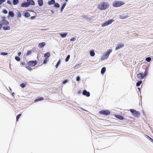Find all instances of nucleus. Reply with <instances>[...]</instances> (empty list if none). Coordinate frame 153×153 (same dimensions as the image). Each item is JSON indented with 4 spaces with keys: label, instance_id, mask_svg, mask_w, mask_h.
Here are the masks:
<instances>
[{
    "label": "nucleus",
    "instance_id": "f257e3e1",
    "mask_svg": "<svg viewBox=\"0 0 153 153\" xmlns=\"http://www.w3.org/2000/svg\"><path fill=\"white\" fill-rule=\"evenodd\" d=\"M109 4L108 2H103L97 6V8L101 10H105L109 7Z\"/></svg>",
    "mask_w": 153,
    "mask_h": 153
},
{
    "label": "nucleus",
    "instance_id": "f03ea898",
    "mask_svg": "<svg viewBox=\"0 0 153 153\" xmlns=\"http://www.w3.org/2000/svg\"><path fill=\"white\" fill-rule=\"evenodd\" d=\"M125 4V3L123 1L115 0L113 1L112 6L113 7H118L124 5Z\"/></svg>",
    "mask_w": 153,
    "mask_h": 153
},
{
    "label": "nucleus",
    "instance_id": "7ed1b4c3",
    "mask_svg": "<svg viewBox=\"0 0 153 153\" xmlns=\"http://www.w3.org/2000/svg\"><path fill=\"white\" fill-rule=\"evenodd\" d=\"M112 51V50L111 49H108L107 52L104 53V55L102 56L101 59L102 60L107 59Z\"/></svg>",
    "mask_w": 153,
    "mask_h": 153
},
{
    "label": "nucleus",
    "instance_id": "20e7f679",
    "mask_svg": "<svg viewBox=\"0 0 153 153\" xmlns=\"http://www.w3.org/2000/svg\"><path fill=\"white\" fill-rule=\"evenodd\" d=\"M110 111L108 110H103L98 112L99 114L104 115L106 117L108 116L110 114Z\"/></svg>",
    "mask_w": 153,
    "mask_h": 153
},
{
    "label": "nucleus",
    "instance_id": "39448f33",
    "mask_svg": "<svg viewBox=\"0 0 153 153\" xmlns=\"http://www.w3.org/2000/svg\"><path fill=\"white\" fill-rule=\"evenodd\" d=\"M114 21V20L113 19H109L107 21H106L105 22H103L101 24V26L103 27L108 26L111 24Z\"/></svg>",
    "mask_w": 153,
    "mask_h": 153
},
{
    "label": "nucleus",
    "instance_id": "423d86ee",
    "mask_svg": "<svg viewBox=\"0 0 153 153\" xmlns=\"http://www.w3.org/2000/svg\"><path fill=\"white\" fill-rule=\"evenodd\" d=\"M130 111L131 113L132 114L133 116H135V117H139L140 115V113L138 111L135 110L134 109H131L130 110Z\"/></svg>",
    "mask_w": 153,
    "mask_h": 153
},
{
    "label": "nucleus",
    "instance_id": "0eeeda50",
    "mask_svg": "<svg viewBox=\"0 0 153 153\" xmlns=\"http://www.w3.org/2000/svg\"><path fill=\"white\" fill-rule=\"evenodd\" d=\"M37 63L36 60H30L27 63V65L29 66H34Z\"/></svg>",
    "mask_w": 153,
    "mask_h": 153
},
{
    "label": "nucleus",
    "instance_id": "6e6552de",
    "mask_svg": "<svg viewBox=\"0 0 153 153\" xmlns=\"http://www.w3.org/2000/svg\"><path fill=\"white\" fill-rule=\"evenodd\" d=\"M119 16V18L121 19H125L129 17L128 14L127 13H124Z\"/></svg>",
    "mask_w": 153,
    "mask_h": 153
},
{
    "label": "nucleus",
    "instance_id": "1a4fd4ad",
    "mask_svg": "<svg viewBox=\"0 0 153 153\" xmlns=\"http://www.w3.org/2000/svg\"><path fill=\"white\" fill-rule=\"evenodd\" d=\"M0 24L2 26L7 25L9 24V22L7 20H1Z\"/></svg>",
    "mask_w": 153,
    "mask_h": 153
},
{
    "label": "nucleus",
    "instance_id": "9d476101",
    "mask_svg": "<svg viewBox=\"0 0 153 153\" xmlns=\"http://www.w3.org/2000/svg\"><path fill=\"white\" fill-rule=\"evenodd\" d=\"M137 77L140 79H142L145 76L144 75L143 73L140 72L137 74Z\"/></svg>",
    "mask_w": 153,
    "mask_h": 153
},
{
    "label": "nucleus",
    "instance_id": "9b49d317",
    "mask_svg": "<svg viewBox=\"0 0 153 153\" xmlns=\"http://www.w3.org/2000/svg\"><path fill=\"white\" fill-rule=\"evenodd\" d=\"M82 94L84 96H85L87 97H89L90 96V93L89 91H88L86 90H84L82 92Z\"/></svg>",
    "mask_w": 153,
    "mask_h": 153
},
{
    "label": "nucleus",
    "instance_id": "f8f14e48",
    "mask_svg": "<svg viewBox=\"0 0 153 153\" xmlns=\"http://www.w3.org/2000/svg\"><path fill=\"white\" fill-rule=\"evenodd\" d=\"M124 47V44L123 43L118 44L115 48V50H117Z\"/></svg>",
    "mask_w": 153,
    "mask_h": 153
},
{
    "label": "nucleus",
    "instance_id": "ddd939ff",
    "mask_svg": "<svg viewBox=\"0 0 153 153\" xmlns=\"http://www.w3.org/2000/svg\"><path fill=\"white\" fill-rule=\"evenodd\" d=\"M21 7H29V5L28 4L27 1H24L21 4Z\"/></svg>",
    "mask_w": 153,
    "mask_h": 153
},
{
    "label": "nucleus",
    "instance_id": "4468645a",
    "mask_svg": "<svg viewBox=\"0 0 153 153\" xmlns=\"http://www.w3.org/2000/svg\"><path fill=\"white\" fill-rule=\"evenodd\" d=\"M16 14L17 17L18 18H21L22 16V12L20 10H16Z\"/></svg>",
    "mask_w": 153,
    "mask_h": 153
},
{
    "label": "nucleus",
    "instance_id": "2eb2a0df",
    "mask_svg": "<svg viewBox=\"0 0 153 153\" xmlns=\"http://www.w3.org/2000/svg\"><path fill=\"white\" fill-rule=\"evenodd\" d=\"M22 15L26 18H28L30 16V13L28 12L25 11H23Z\"/></svg>",
    "mask_w": 153,
    "mask_h": 153
},
{
    "label": "nucleus",
    "instance_id": "dca6fc26",
    "mask_svg": "<svg viewBox=\"0 0 153 153\" xmlns=\"http://www.w3.org/2000/svg\"><path fill=\"white\" fill-rule=\"evenodd\" d=\"M114 117L120 120H123L125 119L121 115L115 114Z\"/></svg>",
    "mask_w": 153,
    "mask_h": 153
},
{
    "label": "nucleus",
    "instance_id": "f3484780",
    "mask_svg": "<svg viewBox=\"0 0 153 153\" xmlns=\"http://www.w3.org/2000/svg\"><path fill=\"white\" fill-rule=\"evenodd\" d=\"M29 6L31 5H35V2L33 0H27Z\"/></svg>",
    "mask_w": 153,
    "mask_h": 153
},
{
    "label": "nucleus",
    "instance_id": "a211bd4d",
    "mask_svg": "<svg viewBox=\"0 0 153 153\" xmlns=\"http://www.w3.org/2000/svg\"><path fill=\"white\" fill-rule=\"evenodd\" d=\"M66 5V4L65 2H64L62 3V5L60 8V12L61 13L62 12L63 10L65 7Z\"/></svg>",
    "mask_w": 153,
    "mask_h": 153
},
{
    "label": "nucleus",
    "instance_id": "6ab92c4d",
    "mask_svg": "<svg viewBox=\"0 0 153 153\" xmlns=\"http://www.w3.org/2000/svg\"><path fill=\"white\" fill-rule=\"evenodd\" d=\"M46 44L45 42H43L39 43L38 45V47L40 48H43L45 45Z\"/></svg>",
    "mask_w": 153,
    "mask_h": 153
},
{
    "label": "nucleus",
    "instance_id": "aec40b11",
    "mask_svg": "<svg viewBox=\"0 0 153 153\" xmlns=\"http://www.w3.org/2000/svg\"><path fill=\"white\" fill-rule=\"evenodd\" d=\"M44 100V98L43 97H38L36 98L35 100H34V101L35 102L40 101L42 100Z\"/></svg>",
    "mask_w": 153,
    "mask_h": 153
},
{
    "label": "nucleus",
    "instance_id": "412c9836",
    "mask_svg": "<svg viewBox=\"0 0 153 153\" xmlns=\"http://www.w3.org/2000/svg\"><path fill=\"white\" fill-rule=\"evenodd\" d=\"M51 53L49 52H47L44 54V56L45 59H48L50 56Z\"/></svg>",
    "mask_w": 153,
    "mask_h": 153
},
{
    "label": "nucleus",
    "instance_id": "4be33fe9",
    "mask_svg": "<svg viewBox=\"0 0 153 153\" xmlns=\"http://www.w3.org/2000/svg\"><path fill=\"white\" fill-rule=\"evenodd\" d=\"M149 67L148 66H147L146 67L145 69V71L143 73V74L144 75V76H145V77H146V76L147 75V74H148V68H149Z\"/></svg>",
    "mask_w": 153,
    "mask_h": 153
},
{
    "label": "nucleus",
    "instance_id": "5701e85b",
    "mask_svg": "<svg viewBox=\"0 0 153 153\" xmlns=\"http://www.w3.org/2000/svg\"><path fill=\"white\" fill-rule=\"evenodd\" d=\"M55 0H51L49 1L48 2V4L49 5H52L54 4H55Z\"/></svg>",
    "mask_w": 153,
    "mask_h": 153
},
{
    "label": "nucleus",
    "instance_id": "b1692460",
    "mask_svg": "<svg viewBox=\"0 0 153 153\" xmlns=\"http://www.w3.org/2000/svg\"><path fill=\"white\" fill-rule=\"evenodd\" d=\"M68 34V33L66 32L61 33H59V35L62 38L65 37Z\"/></svg>",
    "mask_w": 153,
    "mask_h": 153
},
{
    "label": "nucleus",
    "instance_id": "393cba45",
    "mask_svg": "<svg viewBox=\"0 0 153 153\" xmlns=\"http://www.w3.org/2000/svg\"><path fill=\"white\" fill-rule=\"evenodd\" d=\"M8 14L9 16L11 18H14L15 16V14L14 12L12 11H9L8 12Z\"/></svg>",
    "mask_w": 153,
    "mask_h": 153
},
{
    "label": "nucleus",
    "instance_id": "a878e982",
    "mask_svg": "<svg viewBox=\"0 0 153 153\" xmlns=\"http://www.w3.org/2000/svg\"><path fill=\"white\" fill-rule=\"evenodd\" d=\"M90 55L91 56H94L95 55V53L94 52V50H91L89 51Z\"/></svg>",
    "mask_w": 153,
    "mask_h": 153
},
{
    "label": "nucleus",
    "instance_id": "bb28decb",
    "mask_svg": "<svg viewBox=\"0 0 153 153\" xmlns=\"http://www.w3.org/2000/svg\"><path fill=\"white\" fill-rule=\"evenodd\" d=\"M38 4L39 6L42 7L43 4V0H38Z\"/></svg>",
    "mask_w": 153,
    "mask_h": 153
},
{
    "label": "nucleus",
    "instance_id": "cd10ccee",
    "mask_svg": "<svg viewBox=\"0 0 153 153\" xmlns=\"http://www.w3.org/2000/svg\"><path fill=\"white\" fill-rule=\"evenodd\" d=\"M80 62L81 61H80L79 63H77L76 64L74 67V69L78 68L81 66L82 64V62Z\"/></svg>",
    "mask_w": 153,
    "mask_h": 153
},
{
    "label": "nucleus",
    "instance_id": "c85d7f7f",
    "mask_svg": "<svg viewBox=\"0 0 153 153\" xmlns=\"http://www.w3.org/2000/svg\"><path fill=\"white\" fill-rule=\"evenodd\" d=\"M2 28L3 30H10V28L9 26H3L2 27Z\"/></svg>",
    "mask_w": 153,
    "mask_h": 153
},
{
    "label": "nucleus",
    "instance_id": "c756f323",
    "mask_svg": "<svg viewBox=\"0 0 153 153\" xmlns=\"http://www.w3.org/2000/svg\"><path fill=\"white\" fill-rule=\"evenodd\" d=\"M106 69V68L105 67H103L102 68V69L101 70V73L102 74H104L105 73V72Z\"/></svg>",
    "mask_w": 153,
    "mask_h": 153
},
{
    "label": "nucleus",
    "instance_id": "7c9ffc66",
    "mask_svg": "<svg viewBox=\"0 0 153 153\" xmlns=\"http://www.w3.org/2000/svg\"><path fill=\"white\" fill-rule=\"evenodd\" d=\"M33 51L34 52V51H32V50H27V52L26 53V56H28L31 55Z\"/></svg>",
    "mask_w": 153,
    "mask_h": 153
},
{
    "label": "nucleus",
    "instance_id": "2f4dec72",
    "mask_svg": "<svg viewBox=\"0 0 153 153\" xmlns=\"http://www.w3.org/2000/svg\"><path fill=\"white\" fill-rule=\"evenodd\" d=\"M142 83V81L141 80H138L136 84V86L137 87L139 86Z\"/></svg>",
    "mask_w": 153,
    "mask_h": 153
},
{
    "label": "nucleus",
    "instance_id": "473e14b6",
    "mask_svg": "<svg viewBox=\"0 0 153 153\" xmlns=\"http://www.w3.org/2000/svg\"><path fill=\"white\" fill-rule=\"evenodd\" d=\"M54 7L56 8H59L60 7V4L58 3H56V2H55V4H54Z\"/></svg>",
    "mask_w": 153,
    "mask_h": 153
},
{
    "label": "nucleus",
    "instance_id": "72a5a7b5",
    "mask_svg": "<svg viewBox=\"0 0 153 153\" xmlns=\"http://www.w3.org/2000/svg\"><path fill=\"white\" fill-rule=\"evenodd\" d=\"M61 61L60 60V59H59V61H58L57 62V63L55 65V67L56 68H57L61 64Z\"/></svg>",
    "mask_w": 153,
    "mask_h": 153
},
{
    "label": "nucleus",
    "instance_id": "f704fd0d",
    "mask_svg": "<svg viewBox=\"0 0 153 153\" xmlns=\"http://www.w3.org/2000/svg\"><path fill=\"white\" fill-rule=\"evenodd\" d=\"M13 3L14 5H16L19 3V0H13Z\"/></svg>",
    "mask_w": 153,
    "mask_h": 153
},
{
    "label": "nucleus",
    "instance_id": "c9c22d12",
    "mask_svg": "<svg viewBox=\"0 0 153 153\" xmlns=\"http://www.w3.org/2000/svg\"><path fill=\"white\" fill-rule=\"evenodd\" d=\"M15 60L18 62L20 61L21 60L20 58L18 56H16L15 57Z\"/></svg>",
    "mask_w": 153,
    "mask_h": 153
},
{
    "label": "nucleus",
    "instance_id": "e433bc0d",
    "mask_svg": "<svg viewBox=\"0 0 153 153\" xmlns=\"http://www.w3.org/2000/svg\"><path fill=\"white\" fill-rule=\"evenodd\" d=\"M151 60V57H146L145 59V60L148 62H149Z\"/></svg>",
    "mask_w": 153,
    "mask_h": 153
},
{
    "label": "nucleus",
    "instance_id": "4c0bfd02",
    "mask_svg": "<svg viewBox=\"0 0 153 153\" xmlns=\"http://www.w3.org/2000/svg\"><path fill=\"white\" fill-rule=\"evenodd\" d=\"M70 55H68L67 56L65 59V61L66 62H68L69 60V59H70Z\"/></svg>",
    "mask_w": 153,
    "mask_h": 153
},
{
    "label": "nucleus",
    "instance_id": "58836bf2",
    "mask_svg": "<svg viewBox=\"0 0 153 153\" xmlns=\"http://www.w3.org/2000/svg\"><path fill=\"white\" fill-rule=\"evenodd\" d=\"M68 81V79H65L64 80L62 81V84H63V85L65 84Z\"/></svg>",
    "mask_w": 153,
    "mask_h": 153
},
{
    "label": "nucleus",
    "instance_id": "ea45409f",
    "mask_svg": "<svg viewBox=\"0 0 153 153\" xmlns=\"http://www.w3.org/2000/svg\"><path fill=\"white\" fill-rule=\"evenodd\" d=\"M21 114H19L17 115L16 117V121H18L19 119L21 117Z\"/></svg>",
    "mask_w": 153,
    "mask_h": 153
},
{
    "label": "nucleus",
    "instance_id": "a19ab883",
    "mask_svg": "<svg viewBox=\"0 0 153 153\" xmlns=\"http://www.w3.org/2000/svg\"><path fill=\"white\" fill-rule=\"evenodd\" d=\"M20 86L22 88H24L26 86V84L25 83H22L20 85Z\"/></svg>",
    "mask_w": 153,
    "mask_h": 153
},
{
    "label": "nucleus",
    "instance_id": "79ce46f5",
    "mask_svg": "<svg viewBox=\"0 0 153 153\" xmlns=\"http://www.w3.org/2000/svg\"><path fill=\"white\" fill-rule=\"evenodd\" d=\"M48 11V12L50 11L52 13V14H54V12L51 9H45V11Z\"/></svg>",
    "mask_w": 153,
    "mask_h": 153
},
{
    "label": "nucleus",
    "instance_id": "37998d69",
    "mask_svg": "<svg viewBox=\"0 0 153 153\" xmlns=\"http://www.w3.org/2000/svg\"><path fill=\"white\" fill-rule=\"evenodd\" d=\"M8 54V53L2 52L1 53V54L3 56H6Z\"/></svg>",
    "mask_w": 153,
    "mask_h": 153
},
{
    "label": "nucleus",
    "instance_id": "c03bdc74",
    "mask_svg": "<svg viewBox=\"0 0 153 153\" xmlns=\"http://www.w3.org/2000/svg\"><path fill=\"white\" fill-rule=\"evenodd\" d=\"M76 37L75 36L74 37L70 39L71 42L74 41L76 39Z\"/></svg>",
    "mask_w": 153,
    "mask_h": 153
},
{
    "label": "nucleus",
    "instance_id": "a18cd8bd",
    "mask_svg": "<svg viewBox=\"0 0 153 153\" xmlns=\"http://www.w3.org/2000/svg\"><path fill=\"white\" fill-rule=\"evenodd\" d=\"M29 71H31L32 70L31 68L29 66H26L25 67Z\"/></svg>",
    "mask_w": 153,
    "mask_h": 153
},
{
    "label": "nucleus",
    "instance_id": "49530a36",
    "mask_svg": "<svg viewBox=\"0 0 153 153\" xmlns=\"http://www.w3.org/2000/svg\"><path fill=\"white\" fill-rule=\"evenodd\" d=\"M48 60H47V59L45 58V59L43 60V64H46Z\"/></svg>",
    "mask_w": 153,
    "mask_h": 153
},
{
    "label": "nucleus",
    "instance_id": "de8ad7c7",
    "mask_svg": "<svg viewBox=\"0 0 153 153\" xmlns=\"http://www.w3.org/2000/svg\"><path fill=\"white\" fill-rule=\"evenodd\" d=\"M2 12H3V13H4V14H6L8 12H7V11L5 9H4L2 10Z\"/></svg>",
    "mask_w": 153,
    "mask_h": 153
},
{
    "label": "nucleus",
    "instance_id": "09e8293b",
    "mask_svg": "<svg viewBox=\"0 0 153 153\" xmlns=\"http://www.w3.org/2000/svg\"><path fill=\"white\" fill-rule=\"evenodd\" d=\"M80 80H81V79H80V76H77L76 77V80L77 81H79Z\"/></svg>",
    "mask_w": 153,
    "mask_h": 153
},
{
    "label": "nucleus",
    "instance_id": "8fccbe9b",
    "mask_svg": "<svg viewBox=\"0 0 153 153\" xmlns=\"http://www.w3.org/2000/svg\"><path fill=\"white\" fill-rule=\"evenodd\" d=\"M6 0H0V5H1L3 3L5 2Z\"/></svg>",
    "mask_w": 153,
    "mask_h": 153
},
{
    "label": "nucleus",
    "instance_id": "3c124183",
    "mask_svg": "<svg viewBox=\"0 0 153 153\" xmlns=\"http://www.w3.org/2000/svg\"><path fill=\"white\" fill-rule=\"evenodd\" d=\"M147 137H148V139H149V140L151 141L152 142H153V140L152 139L151 137H149V136H147Z\"/></svg>",
    "mask_w": 153,
    "mask_h": 153
},
{
    "label": "nucleus",
    "instance_id": "603ef678",
    "mask_svg": "<svg viewBox=\"0 0 153 153\" xmlns=\"http://www.w3.org/2000/svg\"><path fill=\"white\" fill-rule=\"evenodd\" d=\"M7 3L10 5H11L12 4L11 1L10 0H8L7 1Z\"/></svg>",
    "mask_w": 153,
    "mask_h": 153
},
{
    "label": "nucleus",
    "instance_id": "864d4df0",
    "mask_svg": "<svg viewBox=\"0 0 153 153\" xmlns=\"http://www.w3.org/2000/svg\"><path fill=\"white\" fill-rule=\"evenodd\" d=\"M20 64H21V65H26V64L24 61L22 62H21Z\"/></svg>",
    "mask_w": 153,
    "mask_h": 153
},
{
    "label": "nucleus",
    "instance_id": "5fc2aeb1",
    "mask_svg": "<svg viewBox=\"0 0 153 153\" xmlns=\"http://www.w3.org/2000/svg\"><path fill=\"white\" fill-rule=\"evenodd\" d=\"M36 17V16H31L30 17V19H31V20H33Z\"/></svg>",
    "mask_w": 153,
    "mask_h": 153
},
{
    "label": "nucleus",
    "instance_id": "6e6d98bb",
    "mask_svg": "<svg viewBox=\"0 0 153 153\" xmlns=\"http://www.w3.org/2000/svg\"><path fill=\"white\" fill-rule=\"evenodd\" d=\"M2 19L1 20H5L6 17L5 16H3L2 18Z\"/></svg>",
    "mask_w": 153,
    "mask_h": 153
},
{
    "label": "nucleus",
    "instance_id": "4d7b16f0",
    "mask_svg": "<svg viewBox=\"0 0 153 153\" xmlns=\"http://www.w3.org/2000/svg\"><path fill=\"white\" fill-rule=\"evenodd\" d=\"M21 52H18V56H20V55H21Z\"/></svg>",
    "mask_w": 153,
    "mask_h": 153
},
{
    "label": "nucleus",
    "instance_id": "13d9d810",
    "mask_svg": "<svg viewBox=\"0 0 153 153\" xmlns=\"http://www.w3.org/2000/svg\"><path fill=\"white\" fill-rule=\"evenodd\" d=\"M137 89L138 90L139 92H140V93L141 94V89L140 88L138 87Z\"/></svg>",
    "mask_w": 153,
    "mask_h": 153
},
{
    "label": "nucleus",
    "instance_id": "bf43d9fd",
    "mask_svg": "<svg viewBox=\"0 0 153 153\" xmlns=\"http://www.w3.org/2000/svg\"><path fill=\"white\" fill-rule=\"evenodd\" d=\"M45 12H48L47 13H46V14H51V12L50 11H49V12H48V11H45Z\"/></svg>",
    "mask_w": 153,
    "mask_h": 153
},
{
    "label": "nucleus",
    "instance_id": "052dcab7",
    "mask_svg": "<svg viewBox=\"0 0 153 153\" xmlns=\"http://www.w3.org/2000/svg\"><path fill=\"white\" fill-rule=\"evenodd\" d=\"M12 95L14 97V96L15 93L14 92H12Z\"/></svg>",
    "mask_w": 153,
    "mask_h": 153
},
{
    "label": "nucleus",
    "instance_id": "680f3d73",
    "mask_svg": "<svg viewBox=\"0 0 153 153\" xmlns=\"http://www.w3.org/2000/svg\"><path fill=\"white\" fill-rule=\"evenodd\" d=\"M83 18H87V17L85 15V16H83Z\"/></svg>",
    "mask_w": 153,
    "mask_h": 153
},
{
    "label": "nucleus",
    "instance_id": "e2e57ef3",
    "mask_svg": "<svg viewBox=\"0 0 153 153\" xmlns=\"http://www.w3.org/2000/svg\"><path fill=\"white\" fill-rule=\"evenodd\" d=\"M2 26L0 24V30H1V28L2 27Z\"/></svg>",
    "mask_w": 153,
    "mask_h": 153
},
{
    "label": "nucleus",
    "instance_id": "0e129e2a",
    "mask_svg": "<svg viewBox=\"0 0 153 153\" xmlns=\"http://www.w3.org/2000/svg\"><path fill=\"white\" fill-rule=\"evenodd\" d=\"M10 17V16L8 14V16H7V18H9Z\"/></svg>",
    "mask_w": 153,
    "mask_h": 153
},
{
    "label": "nucleus",
    "instance_id": "69168bd1",
    "mask_svg": "<svg viewBox=\"0 0 153 153\" xmlns=\"http://www.w3.org/2000/svg\"><path fill=\"white\" fill-rule=\"evenodd\" d=\"M9 90L10 91H12V89L10 87H9Z\"/></svg>",
    "mask_w": 153,
    "mask_h": 153
},
{
    "label": "nucleus",
    "instance_id": "338daca9",
    "mask_svg": "<svg viewBox=\"0 0 153 153\" xmlns=\"http://www.w3.org/2000/svg\"><path fill=\"white\" fill-rule=\"evenodd\" d=\"M80 91H78V94H80Z\"/></svg>",
    "mask_w": 153,
    "mask_h": 153
},
{
    "label": "nucleus",
    "instance_id": "774afa93",
    "mask_svg": "<svg viewBox=\"0 0 153 153\" xmlns=\"http://www.w3.org/2000/svg\"><path fill=\"white\" fill-rule=\"evenodd\" d=\"M65 1H66V2H67L68 0H65Z\"/></svg>",
    "mask_w": 153,
    "mask_h": 153
}]
</instances>
